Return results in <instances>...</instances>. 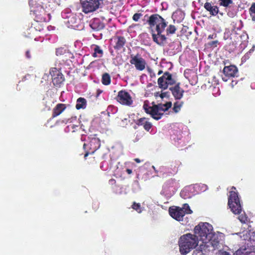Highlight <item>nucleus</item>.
Wrapping results in <instances>:
<instances>
[{
	"mask_svg": "<svg viewBox=\"0 0 255 255\" xmlns=\"http://www.w3.org/2000/svg\"><path fill=\"white\" fill-rule=\"evenodd\" d=\"M135 124L138 126H142L143 128L148 132L149 131L152 127V124L145 118H141L138 119L135 122Z\"/></svg>",
	"mask_w": 255,
	"mask_h": 255,
	"instance_id": "17",
	"label": "nucleus"
},
{
	"mask_svg": "<svg viewBox=\"0 0 255 255\" xmlns=\"http://www.w3.org/2000/svg\"><path fill=\"white\" fill-rule=\"evenodd\" d=\"M35 15L36 21L42 22L46 21V14L45 9L41 5H39L31 10Z\"/></svg>",
	"mask_w": 255,
	"mask_h": 255,
	"instance_id": "14",
	"label": "nucleus"
},
{
	"mask_svg": "<svg viewBox=\"0 0 255 255\" xmlns=\"http://www.w3.org/2000/svg\"><path fill=\"white\" fill-rule=\"evenodd\" d=\"M158 107V111L159 112L162 113L167 111L169 108L171 107L172 103L171 102H168L164 104H158L156 105Z\"/></svg>",
	"mask_w": 255,
	"mask_h": 255,
	"instance_id": "23",
	"label": "nucleus"
},
{
	"mask_svg": "<svg viewBox=\"0 0 255 255\" xmlns=\"http://www.w3.org/2000/svg\"><path fill=\"white\" fill-rule=\"evenodd\" d=\"M238 219L241 223H246L248 222V217L244 213V214L240 215L238 217Z\"/></svg>",
	"mask_w": 255,
	"mask_h": 255,
	"instance_id": "28",
	"label": "nucleus"
},
{
	"mask_svg": "<svg viewBox=\"0 0 255 255\" xmlns=\"http://www.w3.org/2000/svg\"><path fill=\"white\" fill-rule=\"evenodd\" d=\"M223 73L225 77L222 78L224 81H227L228 78H234L238 76V68L233 65L225 66L223 69Z\"/></svg>",
	"mask_w": 255,
	"mask_h": 255,
	"instance_id": "13",
	"label": "nucleus"
},
{
	"mask_svg": "<svg viewBox=\"0 0 255 255\" xmlns=\"http://www.w3.org/2000/svg\"><path fill=\"white\" fill-rule=\"evenodd\" d=\"M129 62L131 64L134 65L137 70L142 71L145 68V60L139 54L136 55H131Z\"/></svg>",
	"mask_w": 255,
	"mask_h": 255,
	"instance_id": "10",
	"label": "nucleus"
},
{
	"mask_svg": "<svg viewBox=\"0 0 255 255\" xmlns=\"http://www.w3.org/2000/svg\"><path fill=\"white\" fill-rule=\"evenodd\" d=\"M87 101L82 97L79 98L76 101V108L77 110L84 109L86 108Z\"/></svg>",
	"mask_w": 255,
	"mask_h": 255,
	"instance_id": "22",
	"label": "nucleus"
},
{
	"mask_svg": "<svg viewBox=\"0 0 255 255\" xmlns=\"http://www.w3.org/2000/svg\"><path fill=\"white\" fill-rule=\"evenodd\" d=\"M25 55L27 58H31L30 52L29 50L26 51Z\"/></svg>",
	"mask_w": 255,
	"mask_h": 255,
	"instance_id": "41",
	"label": "nucleus"
},
{
	"mask_svg": "<svg viewBox=\"0 0 255 255\" xmlns=\"http://www.w3.org/2000/svg\"><path fill=\"white\" fill-rule=\"evenodd\" d=\"M109 183L110 184H111L112 185H115L116 183V181L114 179H111L109 180Z\"/></svg>",
	"mask_w": 255,
	"mask_h": 255,
	"instance_id": "40",
	"label": "nucleus"
},
{
	"mask_svg": "<svg viewBox=\"0 0 255 255\" xmlns=\"http://www.w3.org/2000/svg\"><path fill=\"white\" fill-rule=\"evenodd\" d=\"M175 183L176 182L174 179H169L164 183L163 188L164 190H169L170 188L174 187Z\"/></svg>",
	"mask_w": 255,
	"mask_h": 255,
	"instance_id": "24",
	"label": "nucleus"
},
{
	"mask_svg": "<svg viewBox=\"0 0 255 255\" xmlns=\"http://www.w3.org/2000/svg\"><path fill=\"white\" fill-rule=\"evenodd\" d=\"M157 83L160 88L165 90L167 89L168 85L175 84L176 80L172 77L171 74L168 72H165L158 79Z\"/></svg>",
	"mask_w": 255,
	"mask_h": 255,
	"instance_id": "8",
	"label": "nucleus"
},
{
	"mask_svg": "<svg viewBox=\"0 0 255 255\" xmlns=\"http://www.w3.org/2000/svg\"><path fill=\"white\" fill-rule=\"evenodd\" d=\"M49 73L51 76L52 83L56 87H60L65 81V78L60 71V69L52 67L50 69Z\"/></svg>",
	"mask_w": 255,
	"mask_h": 255,
	"instance_id": "9",
	"label": "nucleus"
},
{
	"mask_svg": "<svg viewBox=\"0 0 255 255\" xmlns=\"http://www.w3.org/2000/svg\"><path fill=\"white\" fill-rule=\"evenodd\" d=\"M134 160L136 162V163H140L141 162L140 160L139 159V158H134Z\"/></svg>",
	"mask_w": 255,
	"mask_h": 255,
	"instance_id": "45",
	"label": "nucleus"
},
{
	"mask_svg": "<svg viewBox=\"0 0 255 255\" xmlns=\"http://www.w3.org/2000/svg\"><path fill=\"white\" fill-rule=\"evenodd\" d=\"M115 44L114 46V48L116 50H120L124 48V46L127 42L126 39L125 37L122 36H115L114 37Z\"/></svg>",
	"mask_w": 255,
	"mask_h": 255,
	"instance_id": "16",
	"label": "nucleus"
},
{
	"mask_svg": "<svg viewBox=\"0 0 255 255\" xmlns=\"http://www.w3.org/2000/svg\"><path fill=\"white\" fill-rule=\"evenodd\" d=\"M147 15L146 14V15H145L144 17H147Z\"/></svg>",
	"mask_w": 255,
	"mask_h": 255,
	"instance_id": "52",
	"label": "nucleus"
},
{
	"mask_svg": "<svg viewBox=\"0 0 255 255\" xmlns=\"http://www.w3.org/2000/svg\"><path fill=\"white\" fill-rule=\"evenodd\" d=\"M126 172H127L128 174H130L132 173V171L131 169L128 168L126 169Z\"/></svg>",
	"mask_w": 255,
	"mask_h": 255,
	"instance_id": "43",
	"label": "nucleus"
},
{
	"mask_svg": "<svg viewBox=\"0 0 255 255\" xmlns=\"http://www.w3.org/2000/svg\"><path fill=\"white\" fill-rule=\"evenodd\" d=\"M183 193V192H181V193H180L181 195H182Z\"/></svg>",
	"mask_w": 255,
	"mask_h": 255,
	"instance_id": "51",
	"label": "nucleus"
},
{
	"mask_svg": "<svg viewBox=\"0 0 255 255\" xmlns=\"http://www.w3.org/2000/svg\"><path fill=\"white\" fill-rule=\"evenodd\" d=\"M220 5L224 7H228L229 4L233 3L232 0H219Z\"/></svg>",
	"mask_w": 255,
	"mask_h": 255,
	"instance_id": "30",
	"label": "nucleus"
},
{
	"mask_svg": "<svg viewBox=\"0 0 255 255\" xmlns=\"http://www.w3.org/2000/svg\"><path fill=\"white\" fill-rule=\"evenodd\" d=\"M236 187L233 186L232 190L230 192L228 197V206L231 211L235 214L239 215L242 211V207L240 203L238 192H236Z\"/></svg>",
	"mask_w": 255,
	"mask_h": 255,
	"instance_id": "4",
	"label": "nucleus"
},
{
	"mask_svg": "<svg viewBox=\"0 0 255 255\" xmlns=\"http://www.w3.org/2000/svg\"><path fill=\"white\" fill-rule=\"evenodd\" d=\"M176 28L174 25L170 24L166 30V35L174 34L176 31Z\"/></svg>",
	"mask_w": 255,
	"mask_h": 255,
	"instance_id": "26",
	"label": "nucleus"
},
{
	"mask_svg": "<svg viewBox=\"0 0 255 255\" xmlns=\"http://www.w3.org/2000/svg\"><path fill=\"white\" fill-rule=\"evenodd\" d=\"M104 0H86L81 3L82 11L85 13L93 12L100 7Z\"/></svg>",
	"mask_w": 255,
	"mask_h": 255,
	"instance_id": "7",
	"label": "nucleus"
},
{
	"mask_svg": "<svg viewBox=\"0 0 255 255\" xmlns=\"http://www.w3.org/2000/svg\"><path fill=\"white\" fill-rule=\"evenodd\" d=\"M180 83L176 84L174 86L169 88L170 91L175 100H180L183 96L184 91L180 86Z\"/></svg>",
	"mask_w": 255,
	"mask_h": 255,
	"instance_id": "15",
	"label": "nucleus"
},
{
	"mask_svg": "<svg viewBox=\"0 0 255 255\" xmlns=\"http://www.w3.org/2000/svg\"><path fill=\"white\" fill-rule=\"evenodd\" d=\"M253 234H255V236H254V238H253V240H254V241H255V232H254V233H253Z\"/></svg>",
	"mask_w": 255,
	"mask_h": 255,
	"instance_id": "48",
	"label": "nucleus"
},
{
	"mask_svg": "<svg viewBox=\"0 0 255 255\" xmlns=\"http://www.w3.org/2000/svg\"><path fill=\"white\" fill-rule=\"evenodd\" d=\"M147 22L151 28L155 27V30H152L153 41L158 45H163L167 38L162 33L167 25V22L158 14H153L148 17Z\"/></svg>",
	"mask_w": 255,
	"mask_h": 255,
	"instance_id": "1",
	"label": "nucleus"
},
{
	"mask_svg": "<svg viewBox=\"0 0 255 255\" xmlns=\"http://www.w3.org/2000/svg\"><path fill=\"white\" fill-rule=\"evenodd\" d=\"M102 91L98 89L97 91V97H98L101 93H102Z\"/></svg>",
	"mask_w": 255,
	"mask_h": 255,
	"instance_id": "44",
	"label": "nucleus"
},
{
	"mask_svg": "<svg viewBox=\"0 0 255 255\" xmlns=\"http://www.w3.org/2000/svg\"><path fill=\"white\" fill-rule=\"evenodd\" d=\"M90 26L92 29L95 31L101 30L105 27L104 23L97 18H94L90 21Z\"/></svg>",
	"mask_w": 255,
	"mask_h": 255,
	"instance_id": "18",
	"label": "nucleus"
},
{
	"mask_svg": "<svg viewBox=\"0 0 255 255\" xmlns=\"http://www.w3.org/2000/svg\"><path fill=\"white\" fill-rule=\"evenodd\" d=\"M152 167L154 168V170H155V167H154V166H152ZM155 172H156V170H155Z\"/></svg>",
	"mask_w": 255,
	"mask_h": 255,
	"instance_id": "50",
	"label": "nucleus"
},
{
	"mask_svg": "<svg viewBox=\"0 0 255 255\" xmlns=\"http://www.w3.org/2000/svg\"><path fill=\"white\" fill-rule=\"evenodd\" d=\"M183 104V102H176L174 103V106L173 108V110L174 112L176 113L179 112Z\"/></svg>",
	"mask_w": 255,
	"mask_h": 255,
	"instance_id": "27",
	"label": "nucleus"
},
{
	"mask_svg": "<svg viewBox=\"0 0 255 255\" xmlns=\"http://www.w3.org/2000/svg\"><path fill=\"white\" fill-rule=\"evenodd\" d=\"M217 37V34L216 33H213L212 34H210L208 36V38L209 39H214Z\"/></svg>",
	"mask_w": 255,
	"mask_h": 255,
	"instance_id": "39",
	"label": "nucleus"
},
{
	"mask_svg": "<svg viewBox=\"0 0 255 255\" xmlns=\"http://www.w3.org/2000/svg\"><path fill=\"white\" fill-rule=\"evenodd\" d=\"M165 83H167V80H166V78H165V79L163 78V83H161V84H164Z\"/></svg>",
	"mask_w": 255,
	"mask_h": 255,
	"instance_id": "46",
	"label": "nucleus"
},
{
	"mask_svg": "<svg viewBox=\"0 0 255 255\" xmlns=\"http://www.w3.org/2000/svg\"><path fill=\"white\" fill-rule=\"evenodd\" d=\"M41 22H38L37 21H36L34 23L32 24V25H34V28L36 29V30L40 31L41 30H43V27L42 26V24H40Z\"/></svg>",
	"mask_w": 255,
	"mask_h": 255,
	"instance_id": "32",
	"label": "nucleus"
},
{
	"mask_svg": "<svg viewBox=\"0 0 255 255\" xmlns=\"http://www.w3.org/2000/svg\"><path fill=\"white\" fill-rule=\"evenodd\" d=\"M67 108L64 104L59 103L56 105L52 111V117L54 118L59 116Z\"/></svg>",
	"mask_w": 255,
	"mask_h": 255,
	"instance_id": "20",
	"label": "nucleus"
},
{
	"mask_svg": "<svg viewBox=\"0 0 255 255\" xmlns=\"http://www.w3.org/2000/svg\"><path fill=\"white\" fill-rule=\"evenodd\" d=\"M143 108L147 114H150L151 117L156 120H159L163 115V113L159 112L158 107L156 105L150 107L144 103Z\"/></svg>",
	"mask_w": 255,
	"mask_h": 255,
	"instance_id": "11",
	"label": "nucleus"
},
{
	"mask_svg": "<svg viewBox=\"0 0 255 255\" xmlns=\"http://www.w3.org/2000/svg\"><path fill=\"white\" fill-rule=\"evenodd\" d=\"M89 139L88 143H85L83 145V148L85 151L84 154L85 159L89 154H93L101 146V141L96 137V134H94L93 137H89Z\"/></svg>",
	"mask_w": 255,
	"mask_h": 255,
	"instance_id": "6",
	"label": "nucleus"
},
{
	"mask_svg": "<svg viewBox=\"0 0 255 255\" xmlns=\"http://www.w3.org/2000/svg\"><path fill=\"white\" fill-rule=\"evenodd\" d=\"M215 237V235L212 237V240H211L208 243H210V244L213 247H217V246L219 245V241L217 240H216L215 239H213V237Z\"/></svg>",
	"mask_w": 255,
	"mask_h": 255,
	"instance_id": "35",
	"label": "nucleus"
},
{
	"mask_svg": "<svg viewBox=\"0 0 255 255\" xmlns=\"http://www.w3.org/2000/svg\"><path fill=\"white\" fill-rule=\"evenodd\" d=\"M169 94L168 92H162L160 95V97L161 99H163V98H165V97H169Z\"/></svg>",
	"mask_w": 255,
	"mask_h": 255,
	"instance_id": "38",
	"label": "nucleus"
},
{
	"mask_svg": "<svg viewBox=\"0 0 255 255\" xmlns=\"http://www.w3.org/2000/svg\"><path fill=\"white\" fill-rule=\"evenodd\" d=\"M111 77L110 75L107 73H104L102 76V82L105 85H108L111 83Z\"/></svg>",
	"mask_w": 255,
	"mask_h": 255,
	"instance_id": "25",
	"label": "nucleus"
},
{
	"mask_svg": "<svg viewBox=\"0 0 255 255\" xmlns=\"http://www.w3.org/2000/svg\"><path fill=\"white\" fill-rule=\"evenodd\" d=\"M79 126L74 124H70L67 126V128H69V130H71L72 132L76 131L77 130Z\"/></svg>",
	"mask_w": 255,
	"mask_h": 255,
	"instance_id": "33",
	"label": "nucleus"
},
{
	"mask_svg": "<svg viewBox=\"0 0 255 255\" xmlns=\"http://www.w3.org/2000/svg\"><path fill=\"white\" fill-rule=\"evenodd\" d=\"M204 7L212 16H216L219 12V7L216 5H212L210 2H206L204 4Z\"/></svg>",
	"mask_w": 255,
	"mask_h": 255,
	"instance_id": "19",
	"label": "nucleus"
},
{
	"mask_svg": "<svg viewBox=\"0 0 255 255\" xmlns=\"http://www.w3.org/2000/svg\"><path fill=\"white\" fill-rule=\"evenodd\" d=\"M162 71H159V72H158V75H160V74H161V73H162Z\"/></svg>",
	"mask_w": 255,
	"mask_h": 255,
	"instance_id": "49",
	"label": "nucleus"
},
{
	"mask_svg": "<svg viewBox=\"0 0 255 255\" xmlns=\"http://www.w3.org/2000/svg\"><path fill=\"white\" fill-rule=\"evenodd\" d=\"M198 238L195 235L190 233L182 236L179 241L180 252L185 255L195 249L198 244Z\"/></svg>",
	"mask_w": 255,
	"mask_h": 255,
	"instance_id": "2",
	"label": "nucleus"
},
{
	"mask_svg": "<svg viewBox=\"0 0 255 255\" xmlns=\"http://www.w3.org/2000/svg\"><path fill=\"white\" fill-rule=\"evenodd\" d=\"M228 14L229 16H230L231 17H233L234 16V14L233 13H231L229 12L228 13Z\"/></svg>",
	"mask_w": 255,
	"mask_h": 255,
	"instance_id": "47",
	"label": "nucleus"
},
{
	"mask_svg": "<svg viewBox=\"0 0 255 255\" xmlns=\"http://www.w3.org/2000/svg\"><path fill=\"white\" fill-rule=\"evenodd\" d=\"M92 48L93 49L94 53L92 56L94 57H101L103 55V50L98 45H93Z\"/></svg>",
	"mask_w": 255,
	"mask_h": 255,
	"instance_id": "21",
	"label": "nucleus"
},
{
	"mask_svg": "<svg viewBox=\"0 0 255 255\" xmlns=\"http://www.w3.org/2000/svg\"><path fill=\"white\" fill-rule=\"evenodd\" d=\"M220 255H231L229 253H228L226 251H224V252H222L220 254Z\"/></svg>",
	"mask_w": 255,
	"mask_h": 255,
	"instance_id": "42",
	"label": "nucleus"
},
{
	"mask_svg": "<svg viewBox=\"0 0 255 255\" xmlns=\"http://www.w3.org/2000/svg\"><path fill=\"white\" fill-rule=\"evenodd\" d=\"M116 99L121 104L128 106H131L133 102L130 94L125 90L120 91Z\"/></svg>",
	"mask_w": 255,
	"mask_h": 255,
	"instance_id": "12",
	"label": "nucleus"
},
{
	"mask_svg": "<svg viewBox=\"0 0 255 255\" xmlns=\"http://www.w3.org/2000/svg\"><path fill=\"white\" fill-rule=\"evenodd\" d=\"M66 52V50L62 47L57 48L56 50V55L57 56H61L64 54Z\"/></svg>",
	"mask_w": 255,
	"mask_h": 255,
	"instance_id": "34",
	"label": "nucleus"
},
{
	"mask_svg": "<svg viewBox=\"0 0 255 255\" xmlns=\"http://www.w3.org/2000/svg\"><path fill=\"white\" fill-rule=\"evenodd\" d=\"M219 44V41L218 40H214L211 41L208 43V45L212 47H216L217 46V44Z\"/></svg>",
	"mask_w": 255,
	"mask_h": 255,
	"instance_id": "37",
	"label": "nucleus"
},
{
	"mask_svg": "<svg viewBox=\"0 0 255 255\" xmlns=\"http://www.w3.org/2000/svg\"><path fill=\"white\" fill-rule=\"evenodd\" d=\"M132 208L134 210H136L138 213L141 212V207L139 203H136L135 202H133L132 205Z\"/></svg>",
	"mask_w": 255,
	"mask_h": 255,
	"instance_id": "31",
	"label": "nucleus"
},
{
	"mask_svg": "<svg viewBox=\"0 0 255 255\" xmlns=\"http://www.w3.org/2000/svg\"><path fill=\"white\" fill-rule=\"evenodd\" d=\"M250 13L253 21L255 20V3L253 4L250 8Z\"/></svg>",
	"mask_w": 255,
	"mask_h": 255,
	"instance_id": "29",
	"label": "nucleus"
},
{
	"mask_svg": "<svg viewBox=\"0 0 255 255\" xmlns=\"http://www.w3.org/2000/svg\"><path fill=\"white\" fill-rule=\"evenodd\" d=\"M192 213L189 206L187 204H183V207L173 206L169 208V213L170 216L177 221H182L185 214Z\"/></svg>",
	"mask_w": 255,
	"mask_h": 255,
	"instance_id": "5",
	"label": "nucleus"
},
{
	"mask_svg": "<svg viewBox=\"0 0 255 255\" xmlns=\"http://www.w3.org/2000/svg\"><path fill=\"white\" fill-rule=\"evenodd\" d=\"M212 226L208 223H200L196 226L194 231L195 235L200 237V240L204 244H208L214 236L212 233Z\"/></svg>",
	"mask_w": 255,
	"mask_h": 255,
	"instance_id": "3",
	"label": "nucleus"
},
{
	"mask_svg": "<svg viewBox=\"0 0 255 255\" xmlns=\"http://www.w3.org/2000/svg\"><path fill=\"white\" fill-rule=\"evenodd\" d=\"M142 16V14L141 13H135L132 16V20L135 22H137L139 20Z\"/></svg>",
	"mask_w": 255,
	"mask_h": 255,
	"instance_id": "36",
	"label": "nucleus"
}]
</instances>
